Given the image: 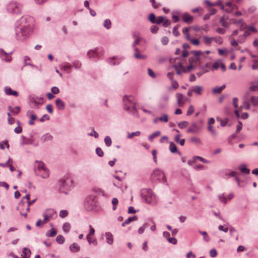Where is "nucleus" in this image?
I'll return each instance as SVG.
<instances>
[{
  "label": "nucleus",
  "instance_id": "c03bdc74",
  "mask_svg": "<svg viewBox=\"0 0 258 258\" xmlns=\"http://www.w3.org/2000/svg\"><path fill=\"white\" fill-rule=\"evenodd\" d=\"M178 84L177 82L175 80H172L171 81V87L169 88L168 90H171V88H173V89H176L178 88Z\"/></svg>",
  "mask_w": 258,
  "mask_h": 258
},
{
  "label": "nucleus",
  "instance_id": "3c124183",
  "mask_svg": "<svg viewBox=\"0 0 258 258\" xmlns=\"http://www.w3.org/2000/svg\"><path fill=\"white\" fill-rule=\"evenodd\" d=\"M195 109L193 105H191L188 108L187 111L186 115L190 116L194 112Z\"/></svg>",
  "mask_w": 258,
  "mask_h": 258
},
{
  "label": "nucleus",
  "instance_id": "e433bc0d",
  "mask_svg": "<svg viewBox=\"0 0 258 258\" xmlns=\"http://www.w3.org/2000/svg\"><path fill=\"white\" fill-rule=\"evenodd\" d=\"M189 141L191 143H194L196 145H199V144H201V139L197 137H191L190 138Z\"/></svg>",
  "mask_w": 258,
  "mask_h": 258
},
{
  "label": "nucleus",
  "instance_id": "473e14b6",
  "mask_svg": "<svg viewBox=\"0 0 258 258\" xmlns=\"http://www.w3.org/2000/svg\"><path fill=\"white\" fill-rule=\"evenodd\" d=\"M169 150L170 152L172 153H176L178 151L176 146L174 143L172 142H171L170 143Z\"/></svg>",
  "mask_w": 258,
  "mask_h": 258
},
{
  "label": "nucleus",
  "instance_id": "4c0bfd02",
  "mask_svg": "<svg viewBox=\"0 0 258 258\" xmlns=\"http://www.w3.org/2000/svg\"><path fill=\"white\" fill-rule=\"evenodd\" d=\"M250 108V104L247 101H244L242 105H241L239 108V111H241L242 109H244L245 110H248Z\"/></svg>",
  "mask_w": 258,
  "mask_h": 258
},
{
  "label": "nucleus",
  "instance_id": "864d4df0",
  "mask_svg": "<svg viewBox=\"0 0 258 258\" xmlns=\"http://www.w3.org/2000/svg\"><path fill=\"white\" fill-rule=\"evenodd\" d=\"M87 239L88 242L91 244L93 243L95 245L97 244V241L95 239H93V238L91 237V236H87Z\"/></svg>",
  "mask_w": 258,
  "mask_h": 258
},
{
  "label": "nucleus",
  "instance_id": "a211bd4d",
  "mask_svg": "<svg viewBox=\"0 0 258 258\" xmlns=\"http://www.w3.org/2000/svg\"><path fill=\"white\" fill-rule=\"evenodd\" d=\"M4 91L7 95H13L15 97H17L18 96V93L16 91L13 90L9 87H6L4 89Z\"/></svg>",
  "mask_w": 258,
  "mask_h": 258
},
{
  "label": "nucleus",
  "instance_id": "79ce46f5",
  "mask_svg": "<svg viewBox=\"0 0 258 258\" xmlns=\"http://www.w3.org/2000/svg\"><path fill=\"white\" fill-rule=\"evenodd\" d=\"M24 61H25L26 65H30L33 69L38 70L37 67H36V66H35L34 65L30 64V63L29 62V61H30V58L28 56H25Z\"/></svg>",
  "mask_w": 258,
  "mask_h": 258
},
{
  "label": "nucleus",
  "instance_id": "6ab92c4d",
  "mask_svg": "<svg viewBox=\"0 0 258 258\" xmlns=\"http://www.w3.org/2000/svg\"><path fill=\"white\" fill-rule=\"evenodd\" d=\"M0 56L3 59L6 61H10L11 60V56L10 54L6 53L2 49L0 50Z\"/></svg>",
  "mask_w": 258,
  "mask_h": 258
},
{
  "label": "nucleus",
  "instance_id": "4d7b16f0",
  "mask_svg": "<svg viewBox=\"0 0 258 258\" xmlns=\"http://www.w3.org/2000/svg\"><path fill=\"white\" fill-rule=\"evenodd\" d=\"M200 233L203 236L204 240L206 241H209L210 240L208 233L206 231H200Z\"/></svg>",
  "mask_w": 258,
  "mask_h": 258
},
{
  "label": "nucleus",
  "instance_id": "4468645a",
  "mask_svg": "<svg viewBox=\"0 0 258 258\" xmlns=\"http://www.w3.org/2000/svg\"><path fill=\"white\" fill-rule=\"evenodd\" d=\"M85 203L89 205V209L92 208L96 204L95 197L93 196L87 197Z\"/></svg>",
  "mask_w": 258,
  "mask_h": 258
},
{
  "label": "nucleus",
  "instance_id": "9d476101",
  "mask_svg": "<svg viewBox=\"0 0 258 258\" xmlns=\"http://www.w3.org/2000/svg\"><path fill=\"white\" fill-rule=\"evenodd\" d=\"M60 183L63 187L67 189L72 186L73 182L71 178L67 177L62 179L60 181Z\"/></svg>",
  "mask_w": 258,
  "mask_h": 258
},
{
  "label": "nucleus",
  "instance_id": "1a4fd4ad",
  "mask_svg": "<svg viewBox=\"0 0 258 258\" xmlns=\"http://www.w3.org/2000/svg\"><path fill=\"white\" fill-rule=\"evenodd\" d=\"M195 59V63L199 64L200 61L206 57V55L204 52L201 51H194L192 52Z\"/></svg>",
  "mask_w": 258,
  "mask_h": 258
},
{
  "label": "nucleus",
  "instance_id": "774afa93",
  "mask_svg": "<svg viewBox=\"0 0 258 258\" xmlns=\"http://www.w3.org/2000/svg\"><path fill=\"white\" fill-rule=\"evenodd\" d=\"M253 64L252 65V68L253 70H256L258 69V60L254 59L252 60Z\"/></svg>",
  "mask_w": 258,
  "mask_h": 258
},
{
  "label": "nucleus",
  "instance_id": "72a5a7b5",
  "mask_svg": "<svg viewBox=\"0 0 258 258\" xmlns=\"http://www.w3.org/2000/svg\"><path fill=\"white\" fill-rule=\"evenodd\" d=\"M227 21L228 17H222L220 20V22L223 26L227 27L229 25V22Z\"/></svg>",
  "mask_w": 258,
  "mask_h": 258
},
{
  "label": "nucleus",
  "instance_id": "6e6d98bb",
  "mask_svg": "<svg viewBox=\"0 0 258 258\" xmlns=\"http://www.w3.org/2000/svg\"><path fill=\"white\" fill-rule=\"evenodd\" d=\"M88 55L89 57H94L97 56V51L96 50H90L88 52Z\"/></svg>",
  "mask_w": 258,
  "mask_h": 258
},
{
  "label": "nucleus",
  "instance_id": "c9c22d12",
  "mask_svg": "<svg viewBox=\"0 0 258 258\" xmlns=\"http://www.w3.org/2000/svg\"><path fill=\"white\" fill-rule=\"evenodd\" d=\"M160 134L161 133L160 131H156L149 136V140L150 141L152 142L154 138L159 136Z\"/></svg>",
  "mask_w": 258,
  "mask_h": 258
},
{
  "label": "nucleus",
  "instance_id": "09e8293b",
  "mask_svg": "<svg viewBox=\"0 0 258 258\" xmlns=\"http://www.w3.org/2000/svg\"><path fill=\"white\" fill-rule=\"evenodd\" d=\"M71 228V225L68 223H65L62 226L63 230L64 232L68 233Z\"/></svg>",
  "mask_w": 258,
  "mask_h": 258
},
{
  "label": "nucleus",
  "instance_id": "de8ad7c7",
  "mask_svg": "<svg viewBox=\"0 0 258 258\" xmlns=\"http://www.w3.org/2000/svg\"><path fill=\"white\" fill-rule=\"evenodd\" d=\"M188 125V122L186 121H181L178 123V127L181 129L186 127V126H187Z\"/></svg>",
  "mask_w": 258,
  "mask_h": 258
},
{
  "label": "nucleus",
  "instance_id": "423d86ee",
  "mask_svg": "<svg viewBox=\"0 0 258 258\" xmlns=\"http://www.w3.org/2000/svg\"><path fill=\"white\" fill-rule=\"evenodd\" d=\"M165 18L166 17H149V20L152 23H156L166 27L170 24V22Z\"/></svg>",
  "mask_w": 258,
  "mask_h": 258
},
{
  "label": "nucleus",
  "instance_id": "f03ea898",
  "mask_svg": "<svg viewBox=\"0 0 258 258\" xmlns=\"http://www.w3.org/2000/svg\"><path fill=\"white\" fill-rule=\"evenodd\" d=\"M34 170L36 175L43 178H46L49 176V171L42 162L36 161L35 162Z\"/></svg>",
  "mask_w": 258,
  "mask_h": 258
},
{
  "label": "nucleus",
  "instance_id": "ea45409f",
  "mask_svg": "<svg viewBox=\"0 0 258 258\" xmlns=\"http://www.w3.org/2000/svg\"><path fill=\"white\" fill-rule=\"evenodd\" d=\"M9 109L13 113L17 114L19 112L20 110V108L18 106L15 107H9Z\"/></svg>",
  "mask_w": 258,
  "mask_h": 258
},
{
  "label": "nucleus",
  "instance_id": "bf43d9fd",
  "mask_svg": "<svg viewBox=\"0 0 258 258\" xmlns=\"http://www.w3.org/2000/svg\"><path fill=\"white\" fill-rule=\"evenodd\" d=\"M30 118L31 120L29 121V123L30 125H33L34 124V120H35L37 119V116L36 115L31 114L30 116Z\"/></svg>",
  "mask_w": 258,
  "mask_h": 258
},
{
  "label": "nucleus",
  "instance_id": "8fccbe9b",
  "mask_svg": "<svg viewBox=\"0 0 258 258\" xmlns=\"http://www.w3.org/2000/svg\"><path fill=\"white\" fill-rule=\"evenodd\" d=\"M118 203V200L115 198H114L112 199V204L113 205V207H112V209L113 210H115L117 208V205Z\"/></svg>",
  "mask_w": 258,
  "mask_h": 258
},
{
  "label": "nucleus",
  "instance_id": "603ef678",
  "mask_svg": "<svg viewBox=\"0 0 258 258\" xmlns=\"http://www.w3.org/2000/svg\"><path fill=\"white\" fill-rule=\"evenodd\" d=\"M104 142L107 146L109 147L111 145L112 141L109 136H106L104 139Z\"/></svg>",
  "mask_w": 258,
  "mask_h": 258
},
{
  "label": "nucleus",
  "instance_id": "f257e3e1",
  "mask_svg": "<svg viewBox=\"0 0 258 258\" xmlns=\"http://www.w3.org/2000/svg\"><path fill=\"white\" fill-rule=\"evenodd\" d=\"M123 102L124 110L133 114H135L137 112L136 103L133 96H124L123 98Z\"/></svg>",
  "mask_w": 258,
  "mask_h": 258
},
{
  "label": "nucleus",
  "instance_id": "4be33fe9",
  "mask_svg": "<svg viewBox=\"0 0 258 258\" xmlns=\"http://www.w3.org/2000/svg\"><path fill=\"white\" fill-rule=\"evenodd\" d=\"M32 107H36L43 103L42 98H35L31 102Z\"/></svg>",
  "mask_w": 258,
  "mask_h": 258
},
{
  "label": "nucleus",
  "instance_id": "aec40b11",
  "mask_svg": "<svg viewBox=\"0 0 258 258\" xmlns=\"http://www.w3.org/2000/svg\"><path fill=\"white\" fill-rule=\"evenodd\" d=\"M227 175H229V176L233 177H234V179L235 181L237 182V185L239 187L242 186V185L241 184V181L239 179V178L237 177V173L236 172L234 171H231L228 173H227Z\"/></svg>",
  "mask_w": 258,
  "mask_h": 258
},
{
  "label": "nucleus",
  "instance_id": "9b49d317",
  "mask_svg": "<svg viewBox=\"0 0 258 258\" xmlns=\"http://www.w3.org/2000/svg\"><path fill=\"white\" fill-rule=\"evenodd\" d=\"M133 37L135 39V41L133 43V47L135 48L137 45L139 44L144 39L140 37L139 33L137 32H135L133 33Z\"/></svg>",
  "mask_w": 258,
  "mask_h": 258
},
{
  "label": "nucleus",
  "instance_id": "412c9836",
  "mask_svg": "<svg viewBox=\"0 0 258 258\" xmlns=\"http://www.w3.org/2000/svg\"><path fill=\"white\" fill-rule=\"evenodd\" d=\"M72 65L68 62H63L60 65V69L66 72L67 73H70L72 68Z\"/></svg>",
  "mask_w": 258,
  "mask_h": 258
},
{
  "label": "nucleus",
  "instance_id": "e2e57ef3",
  "mask_svg": "<svg viewBox=\"0 0 258 258\" xmlns=\"http://www.w3.org/2000/svg\"><path fill=\"white\" fill-rule=\"evenodd\" d=\"M59 215L61 218H63L68 216V212L67 210H62L60 211Z\"/></svg>",
  "mask_w": 258,
  "mask_h": 258
},
{
  "label": "nucleus",
  "instance_id": "7c9ffc66",
  "mask_svg": "<svg viewBox=\"0 0 258 258\" xmlns=\"http://www.w3.org/2000/svg\"><path fill=\"white\" fill-rule=\"evenodd\" d=\"M239 169L243 173L248 174L249 173L250 170L248 169L245 165H241L239 166Z\"/></svg>",
  "mask_w": 258,
  "mask_h": 258
},
{
  "label": "nucleus",
  "instance_id": "2eb2a0df",
  "mask_svg": "<svg viewBox=\"0 0 258 258\" xmlns=\"http://www.w3.org/2000/svg\"><path fill=\"white\" fill-rule=\"evenodd\" d=\"M177 104L179 107H182L185 104V99L183 95L179 93L176 94Z\"/></svg>",
  "mask_w": 258,
  "mask_h": 258
},
{
  "label": "nucleus",
  "instance_id": "cd10ccee",
  "mask_svg": "<svg viewBox=\"0 0 258 258\" xmlns=\"http://www.w3.org/2000/svg\"><path fill=\"white\" fill-rule=\"evenodd\" d=\"M225 85L221 87H216L212 89V92L215 94H220L225 88Z\"/></svg>",
  "mask_w": 258,
  "mask_h": 258
},
{
  "label": "nucleus",
  "instance_id": "58836bf2",
  "mask_svg": "<svg viewBox=\"0 0 258 258\" xmlns=\"http://www.w3.org/2000/svg\"><path fill=\"white\" fill-rule=\"evenodd\" d=\"M52 139V136H51L50 134H46L44 135H43L41 138V140L43 141V142H46V141H50V140H51Z\"/></svg>",
  "mask_w": 258,
  "mask_h": 258
},
{
  "label": "nucleus",
  "instance_id": "c85d7f7f",
  "mask_svg": "<svg viewBox=\"0 0 258 258\" xmlns=\"http://www.w3.org/2000/svg\"><path fill=\"white\" fill-rule=\"evenodd\" d=\"M179 65L180 66L181 68L182 69V72L184 73H186V72L191 71L195 67V66L192 64L189 65L186 68H185L184 67H183L181 63H179Z\"/></svg>",
  "mask_w": 258,
  "mask_h": 258
},
{
  "label": "nucleus",
  "instance_id": "2f4dec72",
  "mask_svg": "<svg viewBox=\"0 0 258 258\" xmlns=\"http://www.w3.org/2000/svg\"><path fill=\"white\" fill-rule=\"evenodd\" d=\"M186 39L187 40L190 41L192 43V44H194L195 45H198L200 43V42H199L198 39H191L190 38V36H189V34H187L186 35Z\"/></svg>",
  "mask_w": 258,
  "mask_h": 258
},
{
  "label": "nucleus",
  "instance_id": "f3484780",
  "mask_svg": "<svg viewBox=\"0 0 258 258\" xmlns=\"http://www.w3.org/2000/svg\"><path fill=\"white\" fill-rule=\"evenodd\" d=\"M134 56L137 59H145L147 58V56L145 54L141 53V51L138 48H135V52L134 53Z\"/></svg>",
  "mask_w": 258,
  "mask_h": 258
},
{
  "label": "nucleus",
  "instance_id": "13d9d810",
  "mask_svg": "<svg viewBox=\"0 0 258 258\" xmlns=\"http://www.w3.org/2000/svg\"><path fill=\"white\" fill-rule=\"evenodd\" d=\"M213 41H215L216 43H218V44H221L223 42L222 39L220 37H213Z\"/></svg>",
  "mask_w": 258,
  "mask_h": 258
},
{
  "label": "nucleus",
  "instance_id": "37998d69",
  "mask_svg": "<svg viewBox=\"0 0 258 258\" xmlns=\"http://www.w3.org/2000/svg\"><path fill=\"white\" fill-rule=\"evenodd\" d=\"M219 200L223 203L226 204L227 203V196L224 194L219 195L218 196Z\"/></svg>",
  "mask_w": 258,
  "mask_h": 258
},
{
  "label": "nucleus",
  "instance_id": "a878e982",
  "mask_svg": "<svg viewBox=\"0 0 258 258\" xmlns=\"http://www.w3.org/2000/svg\"><path fill=\"white\" fill-rule=\"evenodd\" d=\"M193 91L197 95H200L202 94L203 88L200 86H196L193 88Z\"/></svg>",
  "mask_w": 258,
  "mask_h": 258
},
{
  "label": "nucleus",
  "instance_id": "680f3d73",
  "mask_svg": "<svg viewBox=\"0 0 258 258\" xmlns=\"http://www.w3.org/2000/svg\"><path fill=\"white\" fill-rule=\"evenodd\" d=\"M56 234V231L54 229L50 230L46 234L49 237H53Z\"/></svg>",
  "mask_w": 258,
  "mask_h": 258
},
{
  "label": "nucleus",
  "instance_id": "c756f323",
  "mask_svg": "<svg viewBox=\"0 0 258 258\" xmlns=\"http://www.w3.org/2000/svg\"><path fill=\"white\" fill-rule=\"evenodd\" d=\"M204 43L206 45H210L213 42V37L204 36L202 37Z\"/></svg>",
  "mask_w": 258,
  "mask_h": 258
},
{
  "label": "nucleus",
  "instance_id": "20e7f679",
  "mask_svg": "<svg viewBox=\"0 0 258 258\" xmlns=\"http://www.w3.org/2000/svg\"><path fill=\"white\" fill-rule=\"evenodd\" d=\"M42 216L44 217L42 224H46L56 217V212L53 209H48L43 213Z\"/></svg>",
  "mask_w": 258,
  "mask_h": 258
},
{
  "label": "nucleus",
  "instance_id": "052dcab7",
  "mask_svg": "<svg viewBox=\"0 0 258 258\" xmlns=\"http://www.w3.org/2000/svg\"><path fill=\"white\" fill-rule=\"evenodd\" d=\"M251 101L252 102V104L254 105H258V97L256 96H252L251 97Z\"/></svg>",
  "mask_w": 258,
  "mask_h": 258
},
{
  "label": "nucleus",
  "instance_id": "a18cd8bd",
  "mask_svg": "<svg viewBox=\"0 0 258 258\" xmlns=\"http://www.w3.org/2000/svg\"><path fill=\"white\" fill-rule=\"evenodd\" d=\"M141 135L140 131H137L136 132H133L132 133H128L127 138L131 139L135 136H139Z\"/></svg>",
  "mask_w": 258,
  "mask_h": 258
},
{
  "label": "nucleus",
  "instance_id": "bb28decb",
  "mask_svg": "<svg viewBox=\"0 0 258 258\" xmlns=\"http://www.w3.org/2000/svg\"><path fill=\"white\" fill-rule=\"evenodd\" d=\"M55 103L57 107L59 110H62L64 109L65 105L64 102L59 99H57L55 100Z\"/></svg>",
  "mask_w": 258,
  "mask_h": 258
},
{
  "label": "nucleus",
  "instance_id": "dca6fc26",
  "mask_svg": "<svg viewBox=\"0 0 258 258\" xmlns=\"http://www.w3.org/2000/svg\"><path fill=\"white\" fill-rule=\"evenodd\" d=\"M200 130V128L198 126L197 123H192L190 127L188 128L187 132L188 133H198Z\"/></svg>",
  "mask_w": 258,
  "mask_h": 258
},
{
  "label": "nucleus",
  "instance_id": "0eeeda50",
  "mask_svg": "<svg viewBox=\"0 0 258 258\" xmlns=\"http://www.w3.org/2000/svg\"><path fill=\"white\" fill-rule=\"evenodd\" d=\"M35 201V200H34L33 201H30V200L27 202L26 203L24 202L20 203L18 206V210L20 211V214L24 216V217L26 218L27 217V213L25 212L23 213L22 211L23 210V207H24L26 209V210L27 212H29L30 208L29 207L30 205H32Z\"/></svg>",
  "mask_w": 258,
  "mask_h": 258
},
{
  "label": "nucleus",
  "instance_id": "b1692460",
  "mask_svg": "<svg viewBox=\"0 0 258 258\" xmlns=\"http://www.w3.org/2000/svg\"><path fill=\"white\" fill-rule=\"evenodd\" d=\"M70 249L71 251L76 252L80 250V247L77 243H73L70 245Z\"/></svg>",
  "mask_w": 258,
  "mask_h": 258
},
{
  "label": "nucleus",
  "instance_id": "ddd939ff",
  "mask_svg": "<svg viewBox=\"0 0 258 258\" xmlns=\"http://www.w3.org/2000/svg\"><path fill=\"white\" fill-rule=\"evenodd\" d=\"M144 196L145 202L149 204L152 203L155 198V195L153 194L152 191L150 190H148L147 195H145Z\"/></svg>",
  "mask_w": 258,
  "mask_h": 258
},
{
  "label": "nucleus",
  "instance_id": "6e6552de",
  "mask_svg": "<svg viewBox=\"0 0 258 258\" xmlns=\"http://www.w3.org/2000/svg\"><path fill=\"white\" fill-rule=\"evenodd\" d=\"M8 11L14 15L21 14L20 7L16 3L12 2L8 5Z\"/></svg>",
  "mask_w": 258,
  "mask_h": 258
},
{
  "label": "nucleus",
  "instance_id": "f8f14e48",
  "mask_svg": "<svg viewBox=\"0 0 258 258\" xmlns=\"http://www.w3.org/2000/svg\"><path fill=\"white\" fill-rule=\"evenodd\" d=\"M221 8L227 13H229L233 11L236 7L230 2H228L226 3L225 5L222 6Z\"/></svg>",
  "mask_w": 258,
  "mask_h": 258
},
{
  "label": "nucleus",
  "instance_id": "69168bd1",
  "mask_svg": "<svg viewBox=\"0 0 258 258\" xmlns=\"http://www.w3.org/2000/svg\"><path fill=\"white\" fill-rule=\"evenodd\" d=\"M258 89V84L257 83H252L249 87V90L250 91H256Z\"/></svg>",
  "mask_w": 258,
  "mask_h": 258
},
{
  "label": "nucleus",
  "instance_id": "7ed1b4c3",
  "mask_svg": "<svg viewBox=\"0 0 258 258\" xmlns=\"http://www.w3.org/2000/svg\"><path fill=\"white\" fill-rule=\"evenodd\" d=\"M31 31V28L28 26H17L16 28L17 39L23 40L28 36Z\"/></svg>",
  "mask_w": 258,
  "mask_h": 258
},
{
  "label": "nucleus",
  "instance_id": "39448f33",
  "mask_svg": "<svg viewBox=\"0 0 258 258\" xmlns=\"http://www.w3.org/2000/svg\"><path fill=\"white\" fill-rule=\"evenodd\" d=\"M151 178L153 180L159 181H165V176L164 173L159 169H155L151 174Z\"/></svg>",
  "mask_w": 258,
  "mask_h": 258
},
{
  "label": "nucleus",
  "instance_id": "5fc2aeb1",
  "mask_svg": "<svg viewBox=\"0 0 258 258\" xmlns=\"http://www.w3.org/2000/svg\"><path fill=\"white\" fill-rule=\"evenodd\" d=\"M56 240L57 243L62 244L64 241V238L61 235H59L56 237Z\"/></svg>",
  "mask_w": 258,
  "mask_h": 258
},
{
  "label": "nucleus",
  "instance_id": "0e129e2a",
  "mask_svg": "<svg viewBox=\"0 0 258 258\" xmlns=\"http://www.w3.org/2000/svg\"><path fill=\"white\" fill-rule=\"evenodd\" d=\"M104 26L107 28L109 29L111 27V21L109 19H106L104 22Z\"/></svg>",
  "mask_w": 258,
  "mask_h": 258
},
{
  "label": "nucleus",
  "instance_id": "338daca9",
  "mask_svg": "<svg viewBox=\"0 0 258 258\" xmlns=\"http://www.w3.org/2000/svg\"><path fill=\"white\" fill-rule=\"evenodd\" d=\"M221 61L220 60H218L217 61L214 62L212 65V68L213 69L217 70L220 67Z\"/></svg>",
  "mask_w": 258,
  "mask_h": 258
},
{
  "label": "nucleus",
  "instance_id": "5701e85b",
  "mask_svg": "<svg viewBox=\"0 0 258 258\" xmlns=\"http://www.w3.org/2000/svg\"><path fill=\"white\" fill-rule=\"evenodd\" d=\"M30 253V250L26 247H25L23 249L22 253L21 254V258H29Z\"/></svg>",
  "mask_w": 258,
  "mask_h": 258
},
{
  "label": "nucleus",
  "instance_id": "a19ab883",
  "mask_svg": "<svg viewBox=\"0 0 258 258\" xmlns=\"http://www.w3.org/2000/svg\"><path fill=\"white\" fill-rule=\"evenodd\" d=\"M159 121L161 122H167L168 121L169 117L168 115L164 114L162 116L159 117Z\"/></svg>",
  "mask_w": 258,
  "mask_h": 258
},
{
  "label": "nucleus",
  "instance_id": "f704fd0d",
  "mask_svg": "<svg viewBox=\"0 0 258 258\" xmlns=\"http://www.w3.org/2000/svg\"><path fill=\"white\" fill-rule=\"evenodd\" d=\"M137 219V218L136 216L130 217L122 223V226H125L126 225L130 224L132 221L136 220Z\"/></svg>",
  "mask_w": 258,
  "mask_h": 258
},
{
  "label": "nucleus",
  "instance_id": "49530a36",
  "mask_svg": "<svg viewBox=\"0 0 258 258\" xmlns=\"http://www.w3.org/2000/svg\"><path fill=\"white\" fill-rule=\"evenodd\" d=\"M197 159H199L201 161L204 163L209 164L210 163V161L203 158V157H200V156H195L193 158V161H195Z\"/></svg>",
  "mask_w": 258,
  "mask_h": 258
},
{
  "label": "nucleus",
  "instance_id": "393cba45",
  "mask_svg": "<svg viewBox=\"0 0 258 258\" xmlns=\"http://www.w3.org/2000/svg\"><path fill=\"white\" fill-rule=\"evenodd\" d=\"M105 237L106 239V242L109 244H111L113 242V237L112 234L110 232H107L105 234Z\"/></svg>",
  "mask_w": 258,
  "mask_h": 258
}]
</instances>
